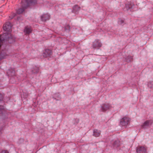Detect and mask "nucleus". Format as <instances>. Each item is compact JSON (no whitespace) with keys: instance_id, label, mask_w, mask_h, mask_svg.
Listing matches in <instances>:
<instances>
[{"instance_id":"obj_1","label":"nucleus","mask_w":153,"mask_h":153,"mask_svg":"<svg viewBox=\"0 0 153 153\" xmlns=\"http://www.w3.org/2000/svg\"><path fill=\"white\" fill-rule=\"evenodd\" d=\"M8 41L10 43H11L15 41L14 37L12 36L10 33H5L2 35H0V49L4 43Z\"/></svg>"},{"instance_id":"obj_2","label":"nucleus","mask_w":153,"mask_h":153,"mask_svg":"<svg viewBox=\"0 0 153 153\" xmlns=\"http://www.w3.org/2000/svg\"><path fill=\"white\" fill-rule=\"evenodd\" d=\"M36 2V0H25L22 1V8L19 9L17 11V13L18 14L22 13L25 9L30 6L35 4Z\"/></svg>"},{"instance_id":"obj_3","label":"nucleus","mask_w":153,"mask_h":153,"mask_svg":"<svg viewBox=\"0 0 153 153\" xmlns=\"http://www.w3.org/2000/svg\"><path fill=\"white\" fill-rule=\"evenodd\" d=\"M102 43L100 40L97 39L93 42L91 46L94 49H99L102 47Z\"/></svg>"},{"instance_id":"obj_4","label":"nucleus","mask_w":153,"mask_h":153,"mask_svg":"<svg viewBox=\"0 0 153 153\" xmlns=\"http://www.w3.org/2000/svg\"><path fill=\"white\" fill-rule=\"evenodd\" d=\"M129 118L127 117H125L120 120V125L123 126H126L129 123Z\"/></svg>"},{"instance_id":"obj_5","label":"nucleus","mask_w":153,"mask_h":153,"mask_svg":"<svg viewBox=\"0 0 153 153\" xmlns=\"http://www.w3.org/2000/svg\"><path fill=\"white\" fill-rule=\"evenodd\" d=\"M11 24L9 22H6L3 26V28L4 30L6 31H10L11 28Z\"/></svg>"},{"instance_id":"obj_6","label":"nucleus","mask_w":153,"mask_h":153,"mask_svg":"<svg viewBox=\"0 0 153 153\" xmlns=\"http://www.w3.org/2000/svg\"><path fill=\"white\" fill-rule=\"evenodd\" d=\"M52 55V51L49 49H45L43 52V56L44 57L50 56Z\"/></svg>"},{"instance_id":"obj_7","label":"nucleus","mask_w":153,"mask_h":153,"mask_svg":"<svg viewBox=\"0 0 153 153\" xmlns=\"http://www.w3.org/2000/svg\"><path fill=\"white\" fill-rule=\"evenodd\" d=\"M50 18V16L48 13L43 14L41 16L42 21L44 22L49 20Z\"/></svg>"},{"instance_id":"obj_8","label":"nucleus","mask_w":153,"mask_h":153,"mask_svg":"<svg viewBox=\"0 0 153 153\" xmlns=\"http://www.w3.org/2000/svg\"><path fill=\"white\" fill-rule=\"evenodd\" d=\"M7 74L9 77L13 76L15 75V71L14 69L10 68L7 70Z\"/></svg>"},{"instance_id":"obj_9","label":"nucleus","mask_w":153,"mask_h":153,"mask_svg":"<svg viewBox=\"0 0 153 153\" xmlns=\"http://www.w3.org/2000/svg\"><path fill=\"white\" fill-rule=\"evenodd\" d=\"M146 149L145 147L143 146H140L137 148V153H146Z\"/></svg>"},{"instance_id":"obj_10","label":"nucleus","mask_w":153,"mask_h":153,"mask_svg":"<svg viewBox=\"0 0 153 153\" xmlns=\"http://www.w3.org/2000/svg\"><path fill=\"white\" fill-rule=\"evenodd\" d=\"M102 111H105L110 108V105H108L103 104L101 107Z\"/></svg>"},{"instance_id":"obj_11","label":"nucleus","mask_w":153,"mask_h":153,"mask_svg":"<svg viewBox=\"0 0 153 153\" xmlns=\"http://www.w3.org/2000/svg\"><path fill=\"white\" fill-rule=\"evenodd\" d=\"M80 8V7L78 5H75L73 7L72 11L73 13H76L79 10Z\"/></svg>"},{"instance_id":"obj_12","label":"nucleus","mask_w":153,"mask_h":153,"mask_svg":"<svg viewBox=\"0 0 153 153\" xmlns=\"http://www.w3.org/2000/svg\"><path fill=\"white\" fill-rule=\"evenodd\" d=\"M24 31L26 34H29L31 33L32 31L31 28L30 27H25Z\"/></svg>"},{"instance_id":"obj_13","label":"nucleus","mask_w":153,"mask_h":153,"mask_svg":"<svg viewBox=\"0 0 153 153\" xmlns=\"http://www.w3.org/2000/svg\"><path fill=\"white\" fill-rule=\"evenodd\" d=\"M152 123V121L151 120L146 121L144 123L143 127L144 128L146 126H149L151 125Z\"/></svg>"},{"instance_id":"obj_14","label":"nucleus","mask_w":153,"mask_h":153,"mask_svg":"<svg viewBox=\"0 0 153 153\" xmlns=\"http://www.w3.org/2000/svg\"><path fill=\"white\" fill-rule=\"evenodd\" d=\"M100 131L97 130L95 129L93 132V135L95 137H98L100 136Z\"/></svg>"},{"instance_id":"obj_15","label":"nucleus","mask_w":153,"mask_h":153,"mask_svg":"<svg viewBox=\"0 0 153 153\" xmlns=\"http://www.w3.org/2000/svg\"><path fill=\"white\" fill-rule=\"evenodd\" d=\"M2 96L1 94H0V101L2 100ZM4 107L3 106H0V116H1L2 115L3 112Z\"/></svg>"},{"instance_id":"obj_16","label":"nucleus","mask_w":153,"mask_h":153,"mask_svg":"<svg viewBox=\"0 0 153 153\" xmlns=\"http://www.w3.org/2000/svg\"><path fill=\"white\" fill-rule=\"evenodd\" d=\"M39 68L38 67L35 66L32 69V72L33 73H37L38 72Z\"/></svg>"},{"instance_id":"obj_17","label":"nucleus","mask_w":153,"mask_h":153,"mask_svg":"<svg viewBox=\"0 0 153 153\" xmlns=\"http://www.w3.org/2000/svg\"><path fill=\"white\" fill-rule=\"evenodd\" d=\"M70 26L68 25H66L65 26V31L69 32L70 30Z\"/></svg>"},{"instance_id":"obj_18","label":"nucleus","mask_w":153,"mask_h":153,"mask_svg":"<svg viewBox=\"0 0 153 153\" xmlns=\"http://www.w3.org/2000/svg\"><path fill=\"white\" fill-rule=\"evenodd\" d=\"M7 55H3L2 53L0 54V60L2 59L5 58Z\"/></svg>"},{"instance_id":"obj_19","label":"nucleus","mask_w":153,"mask_h":153,"mask_svg":"<svg viewBox=\"0 0 153 153\" xmlns=\"http://www.w3.org/2000/svg\"><path fill=\"white\" fill-rule=\"evenodd\" d=\"M132 59V57L131 56H128L127 57V59H126V61L127 62L130 61H131V60Z\"/></svg>"},{"instance_id":"obj_20","label":"nucleus","mask_w":153,"mask_h":153,"mask_svg":"<svg viewBox=\"0 0 153 153\" xmlns=\"http://www.w3.org/2000/svg\"><path fill=\"white\" fill-rule=\"evenodd\" d=\"M12 16H9V18L10 19H12L15 16L16 14L15 13H13L12 14Z\"/></svg>"},{"instance_id":"obj_21","label":"nucleus","mask_w":153,"mask_h":153,"mask_svg":"<svg viewBox=\"0 0 153 153\" xmlns=\"http://www.w3.org/2000/svg\"><path fill=\"white\" fill-rule=\"evenodd\" d=\"M1 153H8V152L7 151L3 150L2 151Z\"/></svg>"},{"instance_id":"obj_22","label":"nucleus","mask_w":153,"mask_h":153,"mask_svg":"<svg viewBox=\"0 0 153 153\" xmlns=\"http://www.w3.org/2000/svg\"><path fill=\"white\" fill-rule=\"evenodd\" d=\"M117 142H115L114 144V146H116V144H117Z\"/></svg>"},{"instance_id":"obj_23","label":"nucleus","mask_w":153,"mask_h":153,"mask_svg":"<svg viewBox=\"0 0 153 153\" xmlns=\"http://www.w3.org/2000/svg\"><path fill=\"white\" fill-rule=\"evenodd\" d=\"M126 7L127 8V5H126Z\"/></svg>"},{"instance_id":"obj_24","label":"nucleus","mask_w":153,"mask_h":153,"mask_svg":"<svg viewBox=\"0 0 153 153\" xmlns=\"http://www.w3.org/2000/svg\"><path fill=\"white\" fill-rule=\"evenodd\" d=\"M128 8H131V7H128Z\"/></svg>"}]
</instances>
